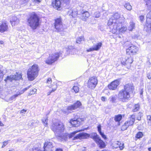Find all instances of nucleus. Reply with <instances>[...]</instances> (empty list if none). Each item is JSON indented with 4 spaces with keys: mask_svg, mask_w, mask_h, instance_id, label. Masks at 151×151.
<instances>
[{
    "mask_svg": "<svg viewBox=\"0 0 151 151\" xmlns=\"http://www.w3.org/2000/svg\"><path fill=\"white\" fill-rule=\"evenodd\" d=\"M37 89L35 88H34L32 89V90H31L30 93L29 94V95H31L32 94H34L36 92Z\"/></svg>",
    "mask_w": 151,
    "mask_h": 151,
    "instance_id": "obj_42",
    "label": "nucleus"
},
{
    "mask_svg": "<svg viewBox=\"0 0 151 151\" xmlns=\"http://www.w3.org/2000/svg\"><path fill=\"white\" fill-rule=\"evenodd\" d=\"M76 109L75 106L73 104L68 106L66 109H64L63 111V112L66 114H68V113H71L72 111Z\"/></svg>",
    "mask_w": 151,
    "mask_h": 151,
    "instance_id": "obj_19",
    "label": "nucleus"
},
{
    "mask_svg": "<svg viewBox=\"0 0 151 151\" xmlns=\"http://www.w3.org/2000/svg\"><path fill=\"white\" fill-rule=\"evenodd\" d=\"M146 26L149 29L151 30V11L147 14Z\"/></svg>",
    "mask_w": 151,
    "mask_h": 151,
    "instance_id": "obj_16",
    "label": "nucleus"
},
{
    "mask_svg": "<svg viewBox=\"0 0 151 151\" xmlns=\"http://www.w3.org/2000/svg\"><path fill=\"white\" fill-rule=\"evenodd\" d=\"M57 88V86L56 85H55V87L53 88H52V91H50L48 92L47 95H50L51 93L55 91L56 90Z\"/></svg>",
    "mask_w": 151,
    "mask_h": 151,
    "instance_id": "obj_43",
    "label": "nucleus"
},
{
    "mask_svg": "<svg viewBox=\"0 0 151 151\" xmlns=\"http://www.w3.org/2000/svg\"><path fill=\"white\" fill-rule=\"evenodd\" d=\"M22 92L19 93L17 92V93L14 95L9 98H6L5 100V101L7 102H12L13 101H15L16 98L22 94Z\"/></svg>",
    "mask_w": 151,
    "mask_h": 151,
    "instance_id": "obj_17",
    "label": "nucleus"
},
{
    "mask_svg": "<svg viewBox=\"0 0 151 151\" xmlns=\"http://www.w3.org/2000/svg\"><path fill=\"white\" fill-rule=\"evenodd\" d=\"M12 92V90L10 88H6L1 92V93L4 98L6 96L10 94Z\"/></svg>",
    "mask_w": 151,
    "mask_h": 151,
    "instance_id": "obj_21",
    "label": "nucleus"
},
{
    "mask_svg": "<svg viewBox=\"0 0 151 151\" xmlns=\"http://www.w3.org/2000/svg\"><path fill=\"white\" fill-rule=\"evenodd\" d=\"M101 99L102 101H105V98L104 97H101Z\"/></svg>",
    "mask_w": 151,
    "mask_h": 151,
    "instance_id": "obj_61",
    "label": "nucleus"
},
{
    "mask_svg": "<svg viewBox=\"0 0 151 151\" xmlns=\"http://www.w3.org/2000/svg\"><path fill=\"white\" fill-rule=\"evenodd\" d=\"M102 45V43L101 42L97 43L96 44L94 45L93 46V48L95 51H98L99 50Z\"/></svg>",
    "mask_w": 151,
    "mask_h": 151,
    "instance_id": "obj_27",
    "label": "nucleus"
},
{
    "mask_svg": "<svg viewBox=\"0 0 151 151\" xmlns=\"http://www.w3.org/2000/svg\"><path fill=\"white\" fill-rule=\"evenodd\" d=\"M1 71L0 70V78H1L2 76V73H1Z\"/></svg>",
    "mask_w": 151,
    "mask_h": 151,
    "instance_id": "obj_63",
    "label": "nucleus"
},
{
    "mask_svg": "<svg viewBox=\"0 0 151 151\" xmlns=\"http://www.w3.org/2000/svg\"><path fill=\"white\" fill-rule=\"evenodd\" d=\"M143 89L142 88H141L140 90V97L141 98H142L143 97Z\"/></svg>",
    "mask_w": 151,
    "mask_h": 151,
    "instance_id": "obj_49",
    "label": "nucleus"
},
{
    "mask_svg": "<svg viewBox=\"0 0 151 151\" xmlns=\"http://www.w3.org/2000/svg\"><path fill=\"white\" fill-rule=\"evenodd\" d=\"M73 89L76 93H78V92L79 90V88L78 86H73Z\"/></svg>",
    "mask_w": 151,
    "mask_h": 151,
    "instance_id": "obj_46",
    "label": "nucleus"
},
{
    "mask_svg": "<svg viewBox=\"0 0 151 151\" xmlns=\"http://www.w3.org/2000/svg\"><path fill=\"white\" fill-rule=\"evenodd\" d=\"M122 118V115L121 114H119L115 116L114 120L116 122H119Z\"/></svg>",
    "mask_w": 151,
    "mask_h": 151,
    "instance_id": "obj_31",
    "label": "nucleus"
},
{
    "mask_svg": "<svg viewBox=\"0 0 151 151\" xmlns=\"http://www.w3.org/2000/svg\"><path fill=\"white\" fill-rule=\"evenodd\" d=\"M32 1L35 3H39L41 2L40 0H32Z\"/></svg>",
    "mask_w": 151,
    "mask_h": 151,
    "instance_id": "obj_57",
    "label": "nucleus"
},
{
    "mask_svg": "<svg viewBox=\"0 0 151 151\" xmlns=\"http://www.w3.org/2000/svg\"><path fill=\"white\" fill-rule=\"evenodd\" d=\"M61 52H59L53 53L49 55V56L45 61V63L48 65H51L57 61L59 56L61 55Z\"/></svg>",
    "mask_w": 151,
    "mask_h": 151,
    "instance_id": "obj_5",
    "label": "nucleus"
},
{
    "mask_svg": "<svg viewBox=\"0 0 151 151\" xmlns=\"http://www.w3.org/2000/svg\"><path fill=\"white\" fill-rule=\"evenodd\" d=\"M145 1L146 3V4H147L150 3L151 2V0H144Z\"/></svg>",
    "mask_w": 151,
    "mask_h": 151,
    "instance_id": "obj_58",
    "label": "nucleus"
},
{
    "mask_svg": "<svg viewBox=\"0 0 151 151\" xmlns=\"http://www.w3.org/2000/svg\"><path fill=\"white\" fill-rule=\"evenodd\" d=\"M143 136V134L142 132H139L137 134L136 136V138L139 139L142 137Z\"/></svg>",
    "mask_w": 151,
    "mask_h": 151,
    "instance_id": "obj_40",
    "label": "nucleus"
},
{
    "mask_svg": "<svg viewBox=\"0 0 151 151\" xmlns=\"http://www.w3.org/2000/svg\"><path fill=\"white\" fill-rule=\"evenodd\" d=\"M91 136L95 142L99 145V147L101 148L105 147L106 145L105 142L101 139L99 136L96 133H93Z\"/></svg>",
    "mask_w": 151,
    "mask_h": 151,
    "instance_id": "obj_8",
    "label": "nucleus"
},
{
    "mask_svg": "<svg viewBox=\"0 0 151 151\" xmlns=\"http://www.w3.org/2000/svg\"><path fill=\"white\" fill-rule=\"evenodd\" d=\"M70 0H61V2L62 5L64 6L67 5L68 4L70 3Z\"/></svg>",
    "mask_w": 151,
    "mask_h": 151,
    "instance_id": "obj_33",
    "label": "nucleus"
},
{
    "mask_svg": "<svg viewBox=\"0 0 151 151\" xmlns=\"http://www.w3.org/2000/svg\"><path fill=\"white\" fill-rule=\"evenodd\" d=\"M119 84V82L118 80H115L108 86L109 89L111 90H114L116 89L117 86Z\"/></svg>",
    "mask_w": 151,
    "mask_h": 151,
    "instance_id": "obj_15",
    "label": "nucleus"
},
{
    "mask_svg": "<svg viewBox=\"0 0 151 151\" xmlns=\"http://www.w3.org/2000/svg\"><path fill=\"white\" fill-rule=\"evenodd\" d=\"M4 43V42L2 41H0V44L2 45Z\"/></svg>",
    "mask_w": 151,
    "mask_h": 151,
    "instance_id": "obj_64",
    "label": "nucleus"
},
{
    "mask_svg": "<svg viewBox=\"0 0 151 151\" xmlns=\"http://www.w3.org/2000/svg\"><path fill=\"white\" fill-rule=\"evenodd\" d=\"M84 38L83 37L81 36L77 38L76 42L77 43L80 44L84 41Z\"/></svg>",
    "mask_w": 151,
    "mask_h": 151,
    "instance_id": "obj_32",
    "label": "nucleus"
},
{
    "mask_svg": "<svg viewBox=\"0 0 151 151\" xmlns=\"http://www.w3.org/2000/svg\"><path fill=\"white\" fill-rule=\"evenodd\" d=\"M95 51L94 48H93V47H91L90 48L86 50V51L87 52H90L91 51Z\"/></svg>",
    "mask_w": 151,
    "mask_h": 151,
    "instance_id": "obj_50",
    "label": "nucleus"
},
{
    "mask_svg": "<svg viewBox=\"0 0 151 151\" xmlns=\"http://www.w3.org/2000/svg\"><path fill=\"white\" fill-rule=\"evenodd\" d=\"M8 28V25L4 22H2L0 25V32H1L7 31Z\"/></svg>",
    "mask_w": 151,
    "mask_h": 151,
    "instance_id": "obj_20",
    "label": "nucleus"
},
{
    "mask_svg": "<svg viewBox=\"0 0 151 151\" xmlns=\"http://www.w3.org/2000/svg\"><path fill=\"white\" fill-rule=\"evenodd\" d=\"M51 128L56 136L60 138L62 141H67L68 137V133H65L62 134V133L64 132L65 129L64 126L63 124L58 122H53Z\"/></svg>",
    "mask_w": 151,
    "mask_h": 151,
    "instance_id": "obj_1",
    "label": "nucleus"
},
{
    "mask_svg": "<svg viewBox=\"0 0 151 151\" xmlns=\"http://www.w3.org/2000/svg\"><path fill=\"white\" fill-rule=\"evenodd\" d=\"M139 35H140L139 34H138L137 35H135L134 36V39H135V38L138 39L139 38Z\"/></svg>",
    "mask_w": 151,
    "mask_h": 151,
    "instance_id": "obj_59",
    "label": "nucleus"
},
{
    "mask_svg": "<svg viewBox=\"0 0 151 151\" xmlns=\"http://www.w3.org/2000/svg\"><path fill=\"white\" fill-rule=\"evenodd\" d=\"M124 7L128 10H131L132 9V6L129 3L126 4L124 5Z\"/></svg>",
    "mask_w": 151,
    "mask_h": 151,
    "instance_id": "obj_38",
    "label": "nucleus"
},
{
    "mask_svg": "<svg viewBox=\"0 0 151 151\" xmlns=\"http://www.w3.org/2000/svg\"><path fill=\"white\" fill-rule=\"evenodd\" d=\"M72 15L73 16H76L78 14V12L76 9H73L72 10Z\"/></svg>",
    "mask_w": 151,
    "mask_h": 151,
    "instance_id": "obj_44",
    "label": "nucleus"
},
{
    "mask_svg": "<svg viewBox=\"0 0 151 151\" xmlns=\"http://www.w3.org/2000/svg\"><path fill=\"white\" fill-rule=\"evenodd\" d=\"M53 147L52 143L50 142H45L43 147V149L40 150L42 151H47L49 149Z\"/></svg>",
    "mask_w": 151,
    "mask_h": 151,
    "instance_id": "obj_18",
    "label": "nucleus"
},
{
    "mask_svg": "<svg viewBox=\"0 0 151 151\" xmlns=\"http://www.w3.org/2000/svg\"><path fill=\"white\" fill-rule=\"evenodd\" d=\"M90 137V134L84 132H82L78 134L76 136L74 137L73 140H75L78 139H87Z\"/></svg>",
    "mask_w": 151,
    "mask_h": 151,
    "instance_id": "obj_12",
    "label": "nucleus"
},
{
    "mask_svg": "<svg viewBox=\"0 0 151 151\" xmlns=\"http://www.w3.org/2000/svg\"><path fill=\"white\" fill-rule=\"evenodd\" d=\"M142 116V114L140 113H139L137 115V119L138 120H140L141 119V117Z\"/></svg>",
    "mask_w": 151,
    "mask_h": 151,
    "instance_id": "obj_48",
    "label": "nucleus"
},
{
    "mask_svg": "<svg viewBox=\"0 0 151 151\" xmlns=\"http://www.w3.org/2000/svg\"><path fill=\"white\" fill-rule=\"evenodd\" d=\"M118 96V98L122 99L123 102L128 100L130 97L129 93L123 89L119 91Z\"/></svg>",
    "mask_w": 151,
    "mask_h": 151,
    "instance_id": "obj_9",
    "label": "nucleus"
},
{
    "mask_svg": "<svg viewBox=\"0 0 151 151\" xmlns=\"http://www.w3.org/2000/svg\"><path fill=\"white\" fill-rule=\"evenodd\" d=\"M98 83V80L96 77H92L89 78L87 83V87L91 89H93Z\"/></svg>",
    "mask_w": 151,
    "mask_h": 151,
    "instance_id": "obj_10",
    "label": "nucleus"
},
{
    "mask_svg": "<svg viewBox=\"0 0 151 151\" xmlns=\"http://www.w3.org/2000/svg\"><path fill=\"white\" fill-rule=\"evenodd\" d=\"M119 144H120V142L118 141L114 142L111 144V146L113 147V149L116 148L118 147Z\"/></svg>",
    "mask_w": 151,
    "mask_h": 151,
    "instance_id": "obj_28",
    "label": "nucleus"
},
{
    "mask_svg": "<svg viewBox=\"0 0 151 151\" xmlns=\"http://www.w3.org/2000/svg\"><path fill=\"white\" fill-rule=\"evenodd\" d=\"M139 48L138 47L133 46V54H135L138 51Z\"/></svg>",
    "mask_w": 151,
    "mask_h": 151,
    "instance_id": "obj_39",
    "label": "nucleus"
},
{
    "mask_svg": "<svg viewBox=\"0 0 151 151\" xmlns=\"http://www.w3.org/2000/svg\"><path fill=\"white\" fill-rule=\"evenodd\" d=\"M110 101L112 102H114L116 99V97L115 96H112L110 98Z\"/></svg>",
    "mask_w": 151,
    "mask_h": 151,
    "instance_id": "obj_47",
    "label": "nucleus"
},
{
    "mask_svg": "<svg viewBox=\"0 0 151 151\" xmlns=\"http://www.w3.org/2000/svg\"><path fill=\"white\" fill-rule=\"evenodd\" d=\"M98 130L101 136L104 139H106L107 138L106 135L104 134L103 132H102L101 131V125H99L98 127Z\"/></svg>",
    "mask_w": 151,
    "mask_h": 151,
    "instance_id": "obj_26",
    "label": "nucleus"
},
{
    "mask_svg": "<svg viewBox=\"0 0 151 151\" xmlns=\"http://www.w3.org/2000/svg\"><path fill=\"white\" fill-rule=\"evenodd\" d=\"M123 23H121L120 25L118 24H116V25H113L110 27V28L111 29L112 32L114 33H115L117 30H118L120 32L124 33L127 30V28L126 27L123 26Z\"/></svg>",
    "mask_w": 151,
    "mask_h": 151,
    "instance_id": "obj_7",
    "label": "nucleus"
},
{
    "mask_svg": "<svg viewBox=\"0 0 151 151\" xmlns=\"http://www.w3.org/2000/svg\"><path fill=\"white\" fill-rule=\"evenodd\" d=\"M52 82V79L51 78H48L47 81V83L49 84L51 83Z\"/></svg>",
    "mask_w": 151,
    "mask_h": 151,
    "instance_id": "obj_53",
    "label": "nucleus"
},
{
    "mask_svg": "<svg viewBox=\"0 0 151 151\" xmlns=\"http://www.w3.org/2000/svg\"><path fill=\"white\" fill-rule=\"evenodd\" d=\"M79 132V131H74L72 133H71L70 134H68V137L69 138H71L73 137H74L75 135V134L78 132Z\"/></svg>",
    "mask_w": 151,
    "mask_h": 151,
    "instance_id": "obj_36",
    "label": "nucleus"
},
{
    "mask_svg": "<svg viewBox=\"0 0 151 151\" xmlns=\"http://www.w3.org/2000/svg\"><path fill=\"white\" fill-rule=\"evenodd\" d=\"M78 116H75L72 119H71L70 122L74 127H78L81 123V122L84 121V119L82 118H78Z\"/></svg>",
    "mask_w": 151,
    "mask_h": 151,
    "instance_id": "obj_11",
    "label": "nucleus"
},
{
    "mask_svg": "<svg viewBox=\"0 0 151 151\" xmlns=\"http://www.w3.org/2000/svg\"><path fill=\"white\" fill-rule=\"evenodd\" d=\"M119 147L120 150H122L124 148V144L122 143L121 144L120 143V144H119Z\"/></svg>",
    "mask_w": 151,
    "mask_h": 151,
    "instance_id": "obj_51",
    "label": "nucleus"
},
{
    "mask_svg": "<svg viewBox=\"0 0 151 151\" xmlns=\"http://www.w3.org/2000/svg\"><path fill=\"white\" fill-rule=\"evenodd\" d=\"M29 0H20L22 4H24L27 2Z\"/></svg>",
    "mask_w": 151,
    "mask_h": 151,
    "instance_id": "obj_55",
    "label": "nucleus"
},
{
    "mask_svg": "<svg viewBox=\"0 0 151 151\" xmlns=\"http://www.w3.org/2000/svg\"><path fill=\"white\" fill-rule=\"evenodd\" d=\"M147 77L149 79H151V73H149L147 74Z\"/></svg>",
    "mask_w": 151,
    "mask_h": 151,
    "instance_id": "obj_56",
    "label": "nucleus"
},
{
    "mask_svg": "<svg viewBox=\"0 0 151 151\" xmlns=\"http://www.w3.org/2000/svg\"><path fill=\"white\" fill-rule=\"evenodd\" d=\"M147 123L149 126H151V115H149L147 116Z\"/></svg>",
    "mask_w": 151,
    "mask_h": 151,
    "instance_id": "obj_34",
    "label": "nucleus"
},
{
    "mask_svg": "<svg viewBox=\"0 0 151 151\" xmlns=\"http://www.w3.org/2000/svg\"><path fill=\"white\" fill-rule=\"evenodd\" d=\"M89 16V14L87 11H86L83 12L81 15V19L84 21H85L86 19Z\"/></svg>",
    "mask_w": 151,
    "mask_h": 151,
    "instance_id": "obj_23",
    "label": "nucleus"
},
{
    "mask_svg": "<svg viewBox=\"0 0 151 151\" xmlns=\"http://www.w3.org/2000/svg\"><path fill=\"white\" fill-rule=\"evenodd\" d=\"M125 60V62H124V61H121V64L123 65H125L126 64V65L127 66V68L128 69H129L131 67V63H132V62H130V63H127V60Z\"/></svg>",
    "mask_w": 151,
    "mask_h": 151,
    "instance_id": "obj_29",
    "label": "nucleus"
},
{
    "mask_svg": "<svg viewBox=\"0 0 151 151\" xmlns=\"http://www.w3.org/2000/svg\"><path fill=\"white\" fill-rule=\"evenodd\" d=\"M129 93L132 90V86L131 84H126L124 87V89H123Z\"/></svg>",
    "mask_w": 151,
    "mask_h": 151,
    "instance_id": "obj_24",
    "label": "nucleus"
},
{
    "mask_svg": "<svg viewBox=\"0 0 151 151\" xmlns=\"http://www.w3.org/2000/svg\"><path fill=\"white\" fill-rule=\"evenodd\" d=\"M100 13L99 12H95L94 14V17L95 18H99L100 17Z\"/></svg>",
    "mask_w": 151,
    "mask_h": 151,
    "instance_id": "obj_41",
    "label": "nucleus"
},
{
    "mask_svg": "<svg viewBox=\"0 0 151 151\" xmlns=\"http://www.w3.org/2000/svg\"><path fill=\"white\" fill-rule=\"evenodd\" d=\"M56 151H63V150L62 149L58 148L56 149Z\"/></svg>",
    "mask_w": 151,
    "mask_h": 151,
    "instance_id": "obj_60",
    "label": "nucleus"
},
{
    "mask_svg": "<svg viewBox=\"0 0 151 151\" xmlns=\"http://www.w3.org/2000/svg\"><path fill=\"white\" fill-rule=\"evenodd\" d=\"M140 106L138 103L135 104L133 107V111L135 112L138 111L140 109Z\"/></svg>",
    "mask_w": 151,
    "mask_h": 151,
    "instance_id": "obj_30",
    "label": "nucleus"
},
{
    "mask_svg": "<svg viewBox=\"0 0 151 151\" xmlns=\"http://www.w3.org/2000/svg\"><path fill=\"white\" fill-rule=\"evenodd\" d=\"M140 20L141 22L143 21L144 19V17L143 15H141L139 17Z\"/></svg>",
    "mask_w": 151,
    "mask_h": 151,
    "instance_id": "obj_54",
    "label": "nucleus"
},
{
    "mask_svg": "<svg viewBox=\"0 0 151 151\" xmlns=\"http://www.w3.org/2000/svg\"><path fill=\"white\" fill-rule=\"evenodd\" d=\"M39 69L37 65L34 64L30 66L27 71L28 79L30 81L34 80L37 76Z\"/></svg>",
    "mask_w": 151,
    "mask_h": 151,
    "instance_id": "obj_3",
    "label": "nucleus"
},
{
    "mask_svg": "<svg viewBox=\"0 0 151 151\" xmlns=\"http://www.w3.org/2000/svg\"><path fill=\"white\" fill-rule=\"evenodd\" d=\"M21 77V76L20 74L16 73V75H12L10 76H7L5 80H9L12 82L14 80H17L19 79Z\"/></svg>",
    "mask_w": 151,
    "mask_h": 151,
    "instance_id": "obj_14",
    "label": "nucleus"
},
{
    "mask_svg": "<svg viewBox=\"0 0 151 151\" xmlns=\"http://www.w3.org/2000/svg\"><path fill=\"white\" fill-rule=\"evenodd\" d=\"M132 46H130L126 50V53L127 55H131L132 53V50L131 48Z\"/></svg>",
    "mask_w": 151,
    "mask_h": 151,
    "instance_id": "obj_35",
    "label": "nucleus"
},
{
    "mask_svg": "<svg viewBox=\"0 0 151 151\" xmlns=\"http://www.w3.org/2000/svg\"><path fill=\"white\" fill-rule=\"evenodd\" d=\"M54 25L56 31L60 32L64 31V28L61 18H57L55 19Z\"/></svg>",
    "mask_w": 151,
    "mask_h": 151,
    "instance_id": "obj_6",
    "label": "nucleus"
},
{
    "mask_svg": "<svg viewBox=\"0 0 151 151\" xmlns=\"http://www.w3.org/2000/svg\"><path fill=\"white\" fill-rule=\"evenodd\" d=\"M8 143V141H5L3 142V145L2 146V148H4L5 146H6Z\"/></svg>",
    "mask_w": 151,
    "mask_h": 151,
    "instance_id": "obj_52",
    "label": "nucleus"
},
{
    "mask_svg": "<svg viewBox=\"0 0 151 151\" xmlns=\"http://www.w3.org/2000/svg\"><path fill=\"white\" fill-rule=\"evenodd\" d=\"M40 18L35 12L31 13L27 19V25L33 29H35L39 25Z\"/></svg>",
    "mask_w": 151,
    "mask_h": 151,
    "instance_id": "obj_2",
    "label": "nucleus"
},
{
    "mask_svg": "<svg viewBox=\"0 0 151 151\" xmlns=\"http://www.w3.org/2000/svg\"><path fill=\"white\" fill-rule=\"evenodd\" d=\"M123 22V18L121 17L120 15L118 13H116L114 14L110 18L108 21V25L110 27L118 24L119 25H120L121 23Z\"/></svg>",
    "mask_w": 151,
    "mask_h": 151,
    "instance_id": "obj_4",
    "label": "nucleus"
},
{
    "mask_svg": "<svg viewBox=\"0 0 151 151\" xmlns=\"http://www.w3.org/2000/svg\"><path fill=\"white\" fill-rule=\"evenodd\" d=\"M53 7L58 10H60L61 9V6L62 4L61 1L60 0H55L52 2Z\"/></svg>",
    "mask_w": 151,
    "mask_h": 151,
    "instance_id": "obj_13",
    "label": "nucleus"
},
{
    "mask_svg": "<svg viewBox=\"0 0 151 151\" xmlns=\"http://www.w3.org/2000/svg\"><path fill=\"white\" fill-rule=\"evenodd\" d=\"M10 22L13 26L18 24L19 23V20L16 17L13 16L11 19Z\"/></svg>",
    "mask_w": 151,
    "mask_h": 151,
    "instance_id": "obj_22",
    "label": "nucleus"
},
{
    "mask_svg": "<svg viewBox=\"0 0 151 151\" xmlns=\"http://www.w3.org/2000/svg\"><path fill=\"white\" fill-rule=\"evenodd\" d=\"M26 110H25L24 109H23V110H22L21 111V113H23L24 112H26Z\"/></svg>",
    "mask_w": 151,
    "mask_h": 151,
    "instance_id": "obj_62",
    "label": "nucleus"
},
{
    "mask_svg": "<svg viewBox=\"0 0 151 151\" xmlns=\"http://www.w3.org/2000/svg\"><path fill=\"white\" fill-rule=\"evenodd\" d=\"M48 114L46 115L42 119V121L44 125L47 127L48 125Z\"/></svg>",
    "mask_w": 151,
    "mask_h": 151,
    "instance_id": "obj_25",
    "label": "nucleus"
},
{
    "mask_svg": "<svg viewBox=\"0 0 151 151\" xmlns=\"http://www.w3.org/2000/svg\"><path fill=\"white\" fill-rule=\"evenodd\" d=\"M31 86V85H30L26 88H24L22 91H21L20 92H18L19 93H21L22 92V94L24 91H27V90L29 89L30 87Z\"/></svg>",
    "mask_w": 151,
    "mask_h": 151,
    "instance_id": "obj_45",
    "label": "nucleus"
},
{
    "mask_svg": "<svg viewBox=\"0 0 151 151\" xmlns=\"http://www.w3.org/2000/svg\"><path fill=\"white\" fill-rule=\"evenodd\" d=\"M73 105L75 106L76 109L81 106V104L79 101H77L76 103L73 104Z\"/></svg>",
    "mask_w": 151,
    "mask_h": 151,
    "instance_id": "obj_37",
    "label": "nucleus"
}]
</instances>
